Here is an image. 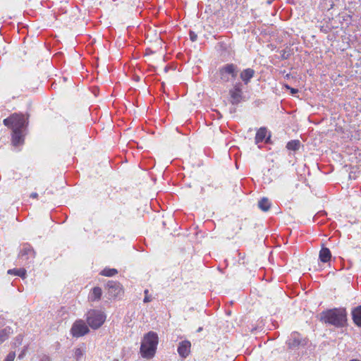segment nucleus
I'll use <instances>...</instances> for the list:
<instances>
[{
	"instance_id": "1",
	"label": "nucleus",
	"mask_w": 361,
	"mask_h": 361,
	"mask_svg": "<svg viewBox=\"0 0 361 361\" xmlns=\"http://www.w3.org/2000/svg\"><path fill=\"white\" fill-rule=\"evenodd\" d=\"M27 118L23 114H13L4 120V124L12 128V143L18 146L23 143V130L27 123Z\"/></svg>"
},
{
	"instance_id": "2",
	"label": "nucleus",
	"mask_w": 361,
	"mask_h": 361,
	"mask_svg": "<svg viewBox=\"0 0 361 361\" xmlns=\"http://www.w3.org/2000/svg\"><path fill=\"white\" fill-rule=\"evenodd\" d=\"M321 320L336 327H343L347 322V312L344 308H334L324 311L321 314Z\"/></svg>"
},
{
	"instance_id": "3",
	"label": "nucleus",
	"mask_w": 361,
	"mask_h": 361,
	"mask_svg": "<svg viewBox=\"0 0 361 361\" xmlns=\"http://www.w3.org/2000/svg\"><path fill=\"white\" fill-rule=\"evenodd\" d=\"M159 343V337L156 332L149 331L146 334L141 342L140 354L142 357L152 358L157 351Z\"/></svg>"
},
{
	"instance_id": "4",
	"label": "nucleus",
	"mask_w": 361,
	"mask_h": 361,
	"mask_svg": "<svg viewBox=\"0 0 361 361\" xmlns=\"http://www.w3.org/2000/svg\"><path fill=\"white\" fill-rule=\"evenodd\" d=\"M106 316L99 310H90L86 314V322L92 329H98L106 321Z\"/></svg>"
},
{
	"instance_id": "5",
	"label": "nucleus",
	"mask_w": 361,
	"mask_h": 361,
	"mask_svg": "<svg viewBox=\"0 0 361 361\" xmlns=\"http://www.w3.org/2000/svg\"><path fill=\"white\" fill-rule=\"evenodd\" d=\"M238 73V69L235 64L227 63L219 69L220 80L223 83L233 81Z\"/></svg>"
},
{
	"instance_id": "6",
	"label": "nucleus",
	"mask_w": 361,
	"mask_h": 361,
	"mask_svg": "<svg viewBox=\"0 0 361 361\" xmlns=\"http://www.w3.org/2000/svg\"><path fill=\"white\" fill-rule=\"evenodd\" d=\"M71 334L75 338L82 337L90 332L89 326L82 319H77L72 325Z\"/></svg>"
},
{
	"instance_id": "7",
	"label": "nucleus",
	"mask_w": 361,
	"mask_h": 361,
	"mask_svg": "<svg viewBox=\"0 0 361 361\" xmlns=\"http://www.w3.org/2000/svg\"><path fill=\"white\" fill-rule=\"evenodd\" d=\"M230 102L232 104H239L243 98V85L240 82H235L229 90Z\"/></svg>"
},
{
	"instance_id": "8",
	"label": "nucleus",
	"mask_w": 361,
	"mask_h": 361,
	"mask_svg": "<svg viewBox=\"0 0 361 361\" xmlns=\"http://www.w3.org/2000/svg\"><path fill=\"white\" fill-rule=\"evenodd\" d=\"M35 257V252L31 245L28 244L23 245L19 253V258L22 262L30 264L33 262Z\"/></svg>"
},
{
	"instance_id": "9",
	"label": "nucleus",
	"mask_w": 361,
	"mask_h": 361,
	"mask_svg": "<svg viewBox=\"0 0 361 361\" xmlns=\"http://www.w3.org/2000/svg\"><path fill=\"white\" fill-rule=\"evenodd\" d=\"M106 287L110 298L120 297L123 293L122 286L117 281H109L106 284Z\"/></svg>"
},
{
	"instance_id": "10",
	"label": "nucleus",
	"mask_w": 361,
	"mask_h": 361,
	"mask_svg": "<svg viewBox=\"0 0 361 361\" xmlns=\"http://www.w3.org/2000/svg\"><path fill=\"white\" fill-rule=\"evenodd\" d=\"M191 348V343L189 341H181L178 347V353L182 358H186L190 353Z\"/></svg>"
},
{
	"instance_id": "11",
	"label": "nucleus",
	"mask_w": 361,
	"mask_h": 361,
	"mask_svg": "<svg viewBox=\"0 0 361 361\" xmlns=\"http://www.w3.org/2000/svg\"><path fill=\"white\" fill-rule=\"evenodd\" d=\"M255 71L252 68H247L243 69L240 73V78L243 85H247L255 76Z\"/></svg>"
},
{
	"instance_id": "12",
	"label": "nucleus",
	"mask_w": 361,
	"mask_h": 361,
	"mask_svg": "<svg viewBox=\"0 0 361 361\" xmlns=\"http://www.w3.org/2000/svg\"><path fill=\"white\" fill-rule=\"evenodd\" d=\"M301 342V336L298 332H293L287 341V344L290 348L298 346Z\"/></svg>"
},
{
	"instance_id": "13",
	"label": "nucleus",
	"mask_w": 361,
	"mask_h": 361,
	"mask_svg": "<svg viewBox=\"0 0 361 361\" xmlns=\"http://www.w3.org/2000/svg\"><path fill=\"white\" fill-rule=\"evenodd\" d=\"M267 130L264 127L260 128L256 133L255 135V143L259 144V142H262L265 141V142H268V140L270 138V135L267 138Z\"/></svg>"
},
{
	"instance_id": "14",
	"label": "nucleus",
	"mask_w": 361,
	"mask_h": 361,
	"mask_svg": "<svg viewBox=\"0 0 361 361\" xmlns=\"http://www.w3.org/2000/svg\"><path fill=\"white\" fill-rule=\"evenodd\" d=\"M102 295V288L99 287H94L90 290L88 295V300L91 302L99 301L101 299Z\"/></svg>"
},
{
	"instance_id": "15",
	"label": "nucleus",
	"mask_w": 361,
	"mask_h": 361,
	"mask_svg": "<svg viewBox=\"0 0 361 361\" xmlns=\"http://www.w3.org/2000/svg\"><path fill=\"white\" fill-rule=\"evenodd\" d=\"M319 260L323 263L329 262L331 258V253L329 249L324 247H322L319 251Z\"/></svg>"
},
{
	"instance_id": "16",
	"label": "nucleus",
	"mask_w": 361,
	"mask_h": 361,
	"mask_svg": "<svg viewBox=\"0 0 361 361\" xmlns=\"http://www.w3.org/2000/svg\"><path fill=\"white\" fill-rule=\"evenodd\" d=\"M352 317L354 323L361 327V305L354 308L352 311Z\"/></svg>"
},
{
	"instance_id": "17",
	"label": "nucleus",
	"mask_w": 361,
	"mask_h": 361,
	"mask_svg": "<svg viewBox=\"0 0 361 361\" xmlns=\"http://www.w3.org/2000/svg\"><path fill=\"white\" fill-rule=\"evenodd\" d=\"M7 273L8 274L20 276L23 279L26 278L27 275V271L24 268L8 269Z\"/></svg>"
},
{
	"instance_id": "18",
	"label": "nucleus",
	"mask_w": 361,
	"mask_h": 361,
	"mask_svg": "<svg viewBox=\"0 0 361 361\" xmlns=\"http://www.w3.org/2000/svg\"><path fill=\"white\" fill-rule=\"evenodd\" d=\"M271 202L267 197H262L259 202H258V207L259 208L264 211L267 212L271 207Z\"/></svg>"
},
{
	"instance_id": "19",
	"label": "nucleus",
	"mask_w": 361,
	"mask_h": 361,
	"mask_svg": "<svg viewBox=\"0 0 361 361\" xmlns=\"http://www.w3.org/2000/svg\"><path fill=\"white\" fill-rule=\"evenodd\" d=\"M11 333L12 330L10 327L0 330V343L8 339Z\"/></svg>"
},
{
	"instance_id": "20",
	"label": "nucleus",
	"mask_w": 361,
	"mask_h": 361,
	"mask_svg": "<svg viewBox=\"0 0 361 361\" xmlns=\"http://www.w3.org/2000/svg\"><path fill=\"white\" fill-rule=\"evenodd\" d=\"M300 147V142L298 140L289 141L286 145V148L290 151H297Z\"/></svg>"
},
{
	"instance_id": "21",
	"label": "nucleus",
	"mask_w": 361,
	"mask_h": 361,
	"mask_svg": "<svg viewBox=\"0 0 361 361\" xmlns=\"http://www.w3.org/2000/svg\"><path fill=\"white\" fill-rule=\"evenodd\" d=\"M85 353V348H76L73 350V357L76 361H81Z\"/></svg>"
},
{
	"instance_id": "22",
	"label": "nucleus",
	"mask_w": 361,
	"mask_h": 361,
	"mask_svg": "<svg viewBox=\"0 0 361 361\" xmlns=\"http://www.w3.org/2000/svg\"><path fill=\"white\" fill-rule=\"evenodd\" d=\"M117 274H118L117 269H113V268H108V267L104 269L100 272L101 275L104 276H108V277L114 276Z\"/></svg>"
},
{
	"instance_id": "23",
	"label": "nucleus",
	"mask_w": 361,
	"mask_h": 361,
	"mask_svg": "<svg viewBox=\"0 0 361 361\" xmlns=\"http://www.w3.org/2000/svg\"><path fill=\"white\" fill-rule=\"evenodd\" d=\"M144 293H145V298H144L143 302L145 303H147V302L152 301V298L151 295H149V290L147 289H146V290H145Z\"/></svg>"
},
{
	"instance_id": "24",
	"label": "nucleus",
	"mask_w": 361,
	"mask_h": 361,
	"mask_svg": "<svg viewBox=\"0 0 361 361\" xmlns=\"http://www.w3.org/2000/svg\"><path fill=\"white\" fill-rule=\"evenodd\" d=\"M15 357H16V353L12 351V352H10L7 355L4 361H14Z\"/></svg>"
},
{
	"instance_id": "25",
	"label": "nucleus",
	"mask_w": 361,
	"mask_h": 361,
	"mask_svg": "<svg viewBox=\"0 0 361 361\" xmlns=\"http://www.w3.org/2000/svg\"><path fill=\"white\" fill-rule=\"evenodd\" d=\"M285 87L288 90H290L291 94H295L298 92V89L290 87L288 85H286Z\"/></svg>"
},
{
	"instance_id": "26",
	"label": "nucleus",
	"mask_w": 361,
	"mask_h": 361,
	"mask_svg": "<svg viewBox=\"0 0 361 361\" xmlns=\"http://www.w3.org/2000/svg\"><path fill=\"white\" fill-rule=\"evenodd\" d=\"M27 348H25L18 355V359H23L26 353Z\"/></svg>"
},
{
	"instance_id": "27",
	"label": "nucleus",
	"mask_w": 361,
	"mask_h": 361,
	"mask_svg": "<svg viewBox=\"0 0 361 361\" xmlns=\"http://www.w3.org/2000/svg\"><path fill=\"white\" fill-rule=\"evenodd\" d=\"M190 37L192 42H195L197 40V35L193 32H190Z\"/></svg>"
},
{
	"instance_id": "28",
	"label": "nucleus",
	"mask_w": 361,
	"mask_h": 361,
	"mask_svg": "<svg viewBox=\"0 0 361 361\" xmlns=\"http://www.w3.org/2000/svg\"><path fill=\"white\" fill-rule=\"evenodd\" d=\"M40 361H50V358L49 356L44 355L40 359Z\"/></svg>"
},
{
	"instance_id": "29",
	"label": "nucleus",
	"mask_w": 361,
	"mask_h": 361,
	"mask_svg": "<svg viewBox=\"0 0 361 361\" xmlns=\"http://www.w3.org/2000/svg\"><path fill=\"white\" fill-rule=\"evenodd\" d=\"M38 196L37 193L36 192H32L31 195H30V197L32 198H37Z\"/></svg>"
},
{
	"instance_id": "30",
	"label": "nucleus",
	"mask_w": 361,
	"mask_h": 361,
	"mask_svg": "<svg viewBox=\"0 0 361 361\" xmlns=\"http://www.w3.org/2000/svg\"><path fill=\"white\" fill-rule=\"evenodd\" d=\"M350 361H360V360H352Z\"/></svg>"
}]
</instances>
